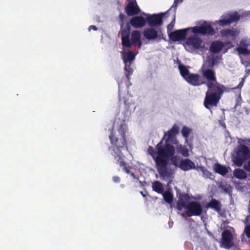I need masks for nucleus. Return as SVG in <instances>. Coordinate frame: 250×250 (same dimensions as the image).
<instances>
[{
    "label": "nucleus",
    "mask_w": 250,
    "mask_h": 250,
    "mask_svg": "<svg viewBox=\"0 0 250 250\" xmlns=\"http://www.w3.org/2000/svg\"><path fill=\"white\" fill-rule=\"evenodd\" d=\"M179 128L174 124L167 132H165L163 139L156 145V150L152 146L148 148V153L155 163V167L159 175L164 178L172 174L173 170L168 167L169 159L174 155L175 148L169 143L179 133Z\"/></svg>",
    "instance_id": "f257e3e1"
},
{
    "label": "nucleus",
    "mask_w": 250,
    "mask_h": 250,
    "mask_svg": "<svg viewBox=\"0 0 250 250\" xmlns=\"http://www.w3.org/2000/svg\"><path fill=\"white\" fill-rule=\"evenodd\" d=\"M202 74L207 80L205 84L208 87L204 105L206 108L210 110L212 107L217 106L226 88L217 82L213 69L203 67Z\"/></svg>",
    "instance_id": "f03ea898"
},
{
    "label": "nucleus",
    "mask_w": 250,
    "mask_h": 250,
    "mask_svg": "<svg viewBox=\"0 0 250 250\" xmlns=\"http://www.w3.org/2000/svg\"><path fill=\"white\" fill-rule=\"evenodd\" d=\"M125 125H121L117 131H111L109 136L111 144L113 146L112 155L121 167H123V170L126 173H129L130 166H127L124 161V156L122 150L125 148L127 149V141L125 139Z\"/></svg>",
    "instance_id": "7ed1b4c3"
},
{
    "label": "nucleus",
    "mask_w": 250,
    "mask_h": 250,
    "mask_svg": "<svg viewBox=\"0 0 250 250\" xmlns=\"http://www.w3.org/2000/svg\"><path fill=\"white\" fill-rule=\"evenodd\" d=\"M185 209H187L185 214L188 217L200 216L203 211L202 205L199 202L196 201H191L188 203ZM182 216L184 217L185 214L182 213Z\"/></svg>",
    "instance_id": "20e7f679"
},
{
    "label": "nucleus",
    "mask_w": 250,
    "mask_h": 250,
    "mask_svg": "<svg viewBox=\"0 0 250 250\" xmlns=\"http://www.w3.org/2000/svg\"><path fill=\"white\" fill-rule=\"evenodd\" d=\"M250 156V150L249 148L245 145L241 146L238 149L233 162L236 166L240 167Z\"/></svg>",
    "instance_id": "39448f33"
},
{
    "label": "nucleus",
    "mask_w": 250,
    "mask_h": 250,
    "mask_svg": "<svg viewBox=\"0 0 250 250\" xmlns=\"http://www.w3.org/2000/svg\"><path fill=\"white\" fill-rule=\"evenodd\" d=\"M169 10L166 12L152 15H147L146 22L151 27H156L161 26L163 23V18L167 14Z\"/></svg>",
    "instance_id": "423d86ee"
},
{
    "label": "nucleus",
    "mask_w": 250,
    "mask_h": 250,
    "mask_svg": "<svg viewBox=\"0 0 250 250\" xmlns=\"http://www.w3.org/2000/svg\"><path fill=\"white\" fill-rule=\"evenodd\" d=\"M143 35L145 38L148 41H156L157 42H160L164 39L163 34L159 32L154 28V27L146 28L144 29Z\"/></svg>",
    "instance_id": "0eeeda50"
},
{
    "label": "nucleus",
    "mask_w": 250,
    "mask_h": 250,
    "mask_svg": "<svg viewBox=\"0 0 250 250\" xmlns=\"http://www.w3.org/2000/svg\"><path fill=\"white\" fill-rule=\"evenodd\" d=\"M194 34H201L203 35H213L215 33L214 29L210 24L204 21L200 26H194L191 28Z\"/></svg>",
    "instance_id": "6e6552de"
},
{
    "label": "nucleus",
    "mask_w": 250,
    "mask_h": 250,
    "mask_svg": "<svg viewBox=\"0 0 250 250\" xmlns=\"http://www.w3.org/2000/svg\"><path fill=\"white\" fill-rule=\"evenodd\" d=\"M232 240L233 235L230 230L225 229L222 232L221 243L224 248L230 249L233 245Z\"/></svg>",
    "instance_id": "1a4fd4ad"
},
{
    "label": "nucleus",
    "mask_w": 250,
    "mask_h": 250,
    "mask_svg": "<svg viewBox=\"0 0 250 250\" xmlns=\"http://www.w3.org/2000/svg\"><path fill=\"white\" fill-rule=\"evenodd\" d=\"M128 3L125 7L126 14L129 16L137 15L139 14L140 9L137 4L136 0H127Z\"/></svg>",
    "instance_id": "9d476101"
},
{
    "label": "nucleus",
    "mask_w": 250,
    "mask_h": 250,
    "mask_svg": "<svg viewBox=\"0 0 250 250\" xmlns=\"http://www.w3.org/2000/svg\"><path fill=\"white\" fill-rule=\"evenodd\" d=\"M203 41L202 39L195 36L188 37L186 42L187 47L191 49H198L201 47Z\"/></svg>",
    "instance_id": "9b49d317"
},
{
    "label": "nucleus",
    "mask_w": 250,
    "mask_h": 250,
    "mask_svg": "<svg viewBox=\"0 0 250 250\" xmlns=\"http://www.w3.org/2000/svg\"><path fill=\"white\" fill-rule=\"evenodd\" d=\"M185 80L190 85L193 86H200L205 84L206 81L202 79L201 77L197 73H190Z\"/></svg>",
    "instance_id": "f8f14e48"
},
{
    "label": "nucleus",
    "mask_w": 250,
    "mask_h": 250,
    "mask_svg": "<svg viewBox=\"0 0 250 250\" xmlns=\"http://www.w3.org/2000/svg\"><path fill=\"white\" fill-rule=\"evenodd\" d=\"M190 28L177 30L169 34L168 36L172 41H182L186 39L187 32Z\"/></svg>",
    "instance_id": "ddd939ff"
},
{
    "label": "nucleus",
    "mask_w": 250,
    "mask_h": 250,
    "mask_svg": "<svg viewBox=\"0 0 250 250\" xmlns=\"http://www.w3.org/2000/svg\"><path fill=\"white\" fill-rule=\"evenodd\" d=\"M190 199V196L188 194L185 193H181L179 195V199L177 203V209L181 211L183 208H185Z\"/></svg>",
    "instance_id": "4468645a"
},
{
    "label": "nucleus",
    "mask_w": 250,
    "mask_h": 250,
    "mask_svg": "<svg viewBox=\"0 0 250 250\" xmlns=\"http://www.w3.org/2000/svg\"><path fill=\"white\" fill-rule=\"evenodd\" d=\"M129 23L134 28H141L146 25V19L142 16L133 17L130 20Z\"/></svg>",
    "instance_id": "2eb2a0df"
},
{
    "label": "nucleus",
    "mask_w": 250,
    "mask_h": 250,
    "mask_svg": "<svg viewBox=\"0 0 250 250\" xmlns=\"http://www.w3.org/2000/svg\"><path fill=\"white\" fill-rule=\"evenodd\" d=\"M179 167L184 171H188L195 168V164L189 159H183L181 161Z\"/></svg>",
    "instance_id": "dca6fc26"
},
{
    "label": "nucleus",
    "mask_w": 250,
    "mask_h": 250,
    "mask_svg": "<svg viewBox=\"0 0 250 250\" xmlns=\"http://www.w3.org/2000/svg\"><path fill=\"white\" fill-rule=\"evenodd\" d=\"M224 46V43L220 41L213 42L210 46V51L214 54L218 53L221 52Z\"/></svg>",
    "instance_id": "f3484780"
},
{
    "label": "nucleus",
    "mask_w": 250,
    "mask_h": 250,
    "mask_svg": "<svg viewBox=\"0 0 250 250\" xmlns=\"http://www.w3.org/2000/svg\"><path fill=\"white\" fill-rule=\"evenodd\" d=\"M222 204L221 202L215 199H211L206 205V208H210L217 212H220Z\"/></svg>",
    "instance_id": "a211bd4d"
},
{
    "label": "nucleus",
    "mask_w": 250,
    "mask_h": 250,
    "mask_svg": "<svg viewBox=\"0 0 250 250\" xmlns=\"http://www.w3.org/2000/svg\"><path fill=\"white\" fill-rule=\"evenodd\" d=\"M136 54L132 51H128L127 53H124L123 60L124 63H131L135 60Z\"/></svg>",
    "instance_id": "6ab92c4d"
},
{
    "label": "nucleus",
    "mask_w": 250,
    "mask_h": 250,
    "mask_svg": "<svg viewBox=\"0 0 250 250\" xmlns=\"http://www.w3.org/2000/svg\"><path fill=\"white\" fill-rule=\"evenodd\" d=\"M213 169L216 173L223 176L225 175L228 172L227 167L219 163H216L214 165Z\"/></svg>",
    "instance_id": "aec40b11"
},
{
    "label": "nucleus",
    "mask_w": 250,
    "mask_h": 250,
    "mask_svg": "<svg viewBox=\"0 0 250 250\" xmlns=\"http://www.w3.org/2000/svg\"><path fill=\"white\" fill-rule=\"evenodd\" d=\"M131 42L134 44L139 43V45H142L141 42V34L139 31L135 30L132 31L131 37Z\"/></svg>",
    "instance_id": "412c9836"
},
{
    "label": "nucleus",
    "mask_w": 250,
    "mask_h": 250,
    "mask_svg": "<svg viewBox=\"0 0 250 250\" xmlns=\"http://www.w3.org/2000/svg\"><path fill=\"white\" fill-rule=\"evenodd\" d=\"M246 41L242 40L240 42V44L241 45L248 46L249 44L245 43ZM236 50L238 51L239 54H243V55H250V50H249L247 47H238L236 48Z\"/></svg>",
    "instance_id": "4be33fe9"
},
{
    "label": "nucleus",
    "mask_w": 250,
    "mask_h": 250,
    "mask_svg": "<svg viewBox=\"0 0 250 250\" xmlns=\"http://www.w3.org/2000/svg\"><path fill=\"white\" fill-rule=\"evenodd\" d=\"M178 68L181 75L185 80L191 73L188 69V68L183 64H179Z\"/></svg>",
    "instance_id": "5701e85b"
},
{
    "label": "nucleus",
    "mask_w": 250,
    "mask_h": 250,
    "mask_svg": "<svg viewBox=\"0 0 250 250\" xmlns=\"http://www.w3.org/2000/svg\"><path fill=\"white\" fill-rule=\"evenodd\" d=\"M233 175L237 179H245L247 177L246 172L240 168H236L233 171Z\"/></svg>",
    "instance_id": "b1692460"
},
{
    "label": "nucleus",
    "mask_w": 250,
    "mask_h": 250,
    "mask_svg": "<svg viewBox=\"0 0 250 250\" xmlns=\"http://www.w3.org/2000/svg\"><path fill=\"white\" fill-rule=\"evenodd\" d=\"M131 63H125L124 70L125 75L126 77L128 83L131 84L130 82V76L132 74L133 70L131 67Z\"/></svg>",
    "instance_id": "393cba45"
},
{
    "label": "nucleus",
    "mask_w": 250,
    "mask_h": 250,
    "mask_svg": "<svg viewBox=\"0 0 250 250\" xmlns=\"http://www.w3.org/2000/svg\"><path fill=\"white\" fill-rule=\"evenodd\" d=\"M221 33L222 36L224 37H228L229 36L231 37H236L238 34V32L233 29H226L222 30L221 31Z\"/></svg>",
    "instance_id": "a878e982"
},
{
    "label": "nucleus",
    "mask_w": 250,
    "mask_h": 250,
    "mask_svg": "<svg viewBox=\"0 0 250 250\" xmlns=\"http://www.w3.org/2000/svg\"><path fill=\"white\" fill-rule=\"evenodd\" d=\"M152 188L153 190L158 193H162L164 191L162 184L158 181H154L152 183Z\"/></svg>",
    "instance_id": "bb28decb"
},
{
    "label": "nucleus",
    "mask_w": 250,
    "mask_h": 250,
    "mask_svg": "<svg viewBox=\"0 0 250 250\" xmlns=\"http://www.w3.org/2000/svg\"><path fill=\"white\" fill-rule=\"evenodd\" d=\"M227 16L230 23L236 22L240 19V15L237 12H235L231 14H228Z\"/></svg>",
    "instance_id": "cd10ccee"
},
{
    "label": "nucleus",
    "mask_w": 250,
    "mask_h": 250,
    "mask_svg": "<svg viewBox=\"0 0 250 250\" xmlns=\"http://www.w3.org/2000/svg\"><path fill=\"white\" fill-rule=\"evenodd\" d=\"M163 198L165 201L169 204L172 202L173 200V196L172 194L169 191H166L163 194Z\"/></svg>",
    "instance_id": "c85d7f7f"
},
{
    "label": "nucleus",
    "mask_w": 250,
    "mask_h": 250,
    "mask_svg": "<svg viewBox=\"0 0 250 250\" xmlns=\"http://www.w3.org/2000/svg\"><path fill=\"white\" fill-rule=\"evenodd\" d=\"M177 150L182 155L185 157H187L188 156V150L186 146H183L182 145H179L177 147Z\"/></svg>",
    "instance_id": "c756f323"
},
{
    "label": "nucleus",
    "mask_w": 250,
    "mask_h": 250,
    "mask_svg": "<svg viewBox=\"0 0 250 250\" xmlns=\"http://www.w3.org/2000/svg\"><path fill=\"white\" fill-rule=\"evenodd\" d=\"M122 44L123 47L129 48L131 46V43L129 37H124L122 38Z\"/></svg>",
    "instance_id": "7c9ffc66"
},
{
    "label": "nucleus",
    "mask_w": 250,
    "mask_h": 250,
    "mask_svg": "<svg viewBox=\"0 0 250 250\" xmlns=\"http://www.w3.org/2000/svg\"><path fill=\"white\" fill-rule=\"evenodd\" d=\"M230 23V21H229L227 15L225 16L222 19L219 21V24L222 26L228 25Z\"/></svg>",
    "instance_id": "2f4dec72"
},
{
    "label": "nucleus",
    "mask_w": 250,
    "mask_h": 250,
    "mask_svg": "<svg viewBox=\"0 0 250 250\" xmlns=\"http://www.w3.org/2000/svg\"><path fill=\"white\" fill-rule=\"evenodd\" d=\"M121 38L129 37L130 27L128 26L127 28L121 31Z\"/></svg>",
    "instance_id": "473e14b6"
},
{
    "label": "nucleus",
    "mask_w": 250,
    "mask_h": 250,
    "mask_svg": "<svg viewBox=\"0 0 250 250\" xmlns=\"http://www.w3.org/2000/svg\"><path fill=\"white\" fill-rule=\"evenodd\" d=\"M191 132V129L187 126H184L182 129V134L183 137L187 138Z\"/></svg>",
    "instance_id": "72a5a7b5"
},
{
    "label": "nucleus",
    "mask_w": 250,
    "mask_h": 250,
    "mask_svg": "<svg viewBox=\"0 0 250 250\" xmlns=\"http://www.w3.org/2000/svg\"><path fill=\"white\" fill-rule=\"evenodd\" d=\"M170 159L171 163L175 167H179L178 161L179 159L177 156H174V155L170 157L169 160Z\"/></svg>",
    "instance_id": "f704fd0d"
},
{
    "label": "nucleus",
    "mask_w": 250,
    "mask_h": 250,
    "mask_svg": "<svg viewBox=\"0 0 250 250\" xmlns=\"http://www.w3.org/2000/svg\"><path fill=\"white\" fill-rule=\"evenodd\" d=\"M182 1H183V0H174L173 5H172L171 8L168 10L169 11L173 8L174 13H175L176 8H177V3H179V2H182Z\"/></svg>",
    "instance_id": "c9c22d12"
},
{
    "label": "nucleus",
    "mask_w": 250,
    "mask_h": 250,
    "mask_svg": "<svg viewBox=\"0 0 250 250\" xmlns=\"http://www.w3.org/2000/svg\"><path fill=\"white\" fill-rule=\"evenodd\" d=\"M244 232L247 237L250 239V225H247L245 227Z\"/></svg>",
    "instance_id": "e433bc0d"
},
{
    "label": "nucleus",
    "mask_w": 250,
    "mask_h": 250,
    "mask_svg": "<svg viewBox=\"0 0 250 250\" xmlns=\"http://www.w3.org/2000/svg\"><path fill=\"white\" fill-rule=\"evenodd\" d=\"M175 17H174L173 20L172 21L167 25V30H171L173 29V26L175 24Z\"/></svg>",
    "instance_id": "4c0bfd02"
},
{
    "label": "nucleus",
    "mask_w": 250,
    "mask_h": 250,
    "mask_svg": "<svg viewBox=\"0 0 250 250\" xmlns=\"http://www.w3.org/2000/svg\"><path fill=\"white\" fill-rule=\"evenodd\" d=\"M215 62H216V59L213 57L209 58L208 60V63L210 64V65L211 67H213L214 66V65L215 64Z\"/></svg>",
    "instance_id": "58836bf2"
},
{
    "label": "nucleus",
    "mask_w": 250,
    "mask_h": 250,
    "mask_svg": "<svg viewBox=\"0 0 250 250\" xmlns=\"http://www.w3.org/2000/svg\"><path fill=\"white\" fill-rule=\"evenodd\" d=\"M201 168L203 174L206 175L207 177H209L211 175V173L208 170L205 169L203 167H202Z\"/></svg>",
    "instance_id": "ea45409f"
},
{
    "label": "nucleus",
    "mask_w": 250,
    "mask_h": 250,
    "mask_svg": "<svg viewBox=\"0 0 250 250\" xmlns=\"http://www.w3.org/2000/svg\"><path fill=\"white\" fill-rule=\"evenodd\" d=\"M244 168L246 170L250 172V159L248 162L247 165L245 166Z\"/></svg>",
    "instance_id": "a19ab883"
},
{
    "label": "nucleus",
    "mask_w": 250,
    "mask_h": 250,
    "mask_svg": "<svg viewBox=\"0 0 250 250\" xmlns=\"http://www.w3.org/2000/svg\"><path fill=\"white\" fill-rule=\"evenodd\" d=\"M113 181L116 183H119L120 182V178L118 176H115L113 177Z\"/></svg>",
    "instance_id": "79ce46f5"
},
{
    "label": "nucleus",
    "mask_w": 250,
    "mask_h": 250,
    "mask_svg": "<svg viewBox=\"0 0 250 250\" xmlns=\"http://www.w3.org/2000/svg\"><path fill=\"white\" fill-rule=\"evenodd\" d=\"M244 79H243L242 81L240 82L239 84L237 85V86L235 88H240V89L244 85Z\"/></svg>",
    "instance_id": "37998d69"
},
{
    "label": "nucleus",
    "mask_w": 250,
    "mask_h": 250,
    "mask_svg": "<svg viewBox=\"0 0 250 250\" xmlns=\"http://www.w3.org/2000/svg\"><path fill=\"white\" fill-rule=\"evenodd\" d=\"M93 29V30L96 31L97 30V28L95 25H90L89 26L88 28V30L90 31L91 30Z\"/></svg>",
    "instance_id": "c03bdc74"
},
{
    "label": "nucleus",
    "mask_w": 250,
    "mask_h": 250,
    "mask_svg": "<svg viewBox=\"0 0 250 250\" xmlns=\"http://www.w3.org/2000/svg\"><path fill=\"white\" fill-rule=\"evenodd\" d=\"M124 102L125 105V106H126L127 107H129V105H130V103L127 102V101L126 100H125V98H124Z\"/></svg>",
    "instance_id": "a18cd8bd"
},
{
    "label": "nucleus",
    "mask_w": 250,
    "mask_h": 250,
    "mask_svg": "<svg viewBox=\"0 0 250 250\" xmlns=\"http://www.w3.org/2000/svg\"><path fill=\"white\" fill-rule=\"evenodd\" d=\"M131 168V167H130V168H129V170ZM128 174H130L131 176L132 177H133V178H135V174L133 173V172H131L129 171V173Z\"/></svg>",
    "instance_id": "49530a36"
},
{
    "label": "nucleus",
    "mask_w": 250,
    "mask_h": 250,
    "mask_svg": "<svg viewBox=\"0 0 250 250\" xmlns=\"http://www.w3.org/2000/svg\"><path fill=\"white\" fill-rule=\"evenodd\" d=\"M246 73L247 75H249L250 73V68L246 70Z\"/></svg>",
    "instance_id": "de8ad7c7"
},
{
    "label": "nucleus",
    "mask_w": 250,
    "mask_h": 250,
    "mask_svg": "<svg viewBox=\"0 0 250 250\" xmlns=\"http://www.w3.org/2000/svg\"><path fill=\"white\" fill-rule=\"evenodd\" d=\"M140 193L144 197H145L146 196V195L143 193V191H140Z\"/></svg>",
    "instance_id": "09e8293b"
},
{
    "label": "nucleus",
    "mask_w": 250,
    "mask_h": 250,
    "mask_svg": "<svg viewBox=\"0 0 250 250\" xmlns=\"http://www.w3.org/2000/svg\"><path fill=\"white\" fill-rule=\"evenodd\" d=\"M246 63H247L246 66H248L249 65H250V61H246Z\"/></svg>",
    "instance_id": "8fccbe9b"
},
{
    "label": "nucleus",
    "mask_w": 250,
    "mask_h": 250,
    "mask_svg": "<svg viewBox=\"0 0 250 250\" xmlns=\"http://www.w3.org/2000/svg\"><path fill=\"white\" fill-rule=\"evenodd\" d=\"M119 16L120 18L123 17V15L122 14H120Z\"/></svg>",
    "instance_id": "3c124183"
}]
</instances>
